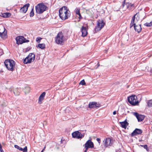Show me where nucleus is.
Here are the masks:
<instances>
[{
    "label": "nucleus",
    "mask_w": 152,
    "mask_h": 152,
    "mask_svg": "<svg viewBox=\"0 0 152 152\" xmlns=\"http://www.w3.org/2000/svg\"><path fill=\"white\" fill-rule=\"evenodd\" d=\"M143 145H141V146L142 147H143Z\"/></svg>",
    "instance_id": "49"
},
{
    "label": "nucleus",
    "mask_w": 152,
    "mask_h": 152,
    "mask_svg": "<svg viewBox=\"0 0 152 152\" xmlns=\"http://www.w3.org/2000/svg\"><path fill=\"white\" fill-rule=\"evenodd\" d=\"M119 123L120 124L121 127L125 129H126L127 126L129 125V123L126 121V119L124 121L120 122Z\"/></svg>",
    "instance_id": "21"
},
{
    "label": "nucleus",
    "mask_w": 152,
    "mask_h": 152,
    "mask_svg": "<svg viewBox=\"0 0 152 152\" xmlns=\"http://www.w3.org/2000/svg\"><path fill=\"white\" fill-rule=\"evenodd\" d=\"M37 47H39L40 48L44 49L45 48V46L44 44H39L37 46Z\"/></svg>",
    "instance_id": "25"
},
{
    "label": "nucleus",
    "mask_w": 152,
    "mask_h": 152,
    "mask_svg": "<svg viewBox=\"0 0 152 152\" xmlns=\"http://www.w3.org/2000/svg\"><path fill=\"white\" fill-rule=\"evenodd\" d=\"M100 106V104L96 102H90L89 104V107L90 108H97L99 107Z\"/></svg>",
    "instance_id": "12"
},
{
    "label": "nucleus",
    "mask_w": 152,
    "mask_h": 152,
    "mask_svg": "<svg viewBox=\"0 0 152 152\" xmlns=\"http://www.w3.org/2000/svg\"><path fill=\"white\" fill-rule=\"evenodd\" d=\"M142 130L140 129L136 128L131 133V135L133 137L136 135L137 134H141L142 133Z\"/></svg>",
    "instance_id": "16"
},
{
    "label": "nucleus",
    "mask_w": 152,
    "mask_h": 152,
    "mask_svg": "<svg viewBox=\"0 0 152 152\" xmlns=\"http://www.w3.org/2000/svg\"><path fill=\"white\" fill-rule=\"evenodd\" d=\"M134 28L135 30L138 33L140 32L142 30L140 24L134 26Z\"/></svg>",
    "instance_id": "22"
},
{
    "label": "nucleus",
    "mask_w": 152,
    "mask_h": 152,
    "mask_svg": "<svg viewBox=\"0 0 152 152\" xmlns=\"http://www.w3.org/2000/svg\"><path fill=\"white\" fill-rule=\"evenodd\" d=\"M30 17H33L34 15V13L33 11V8L32 10H31L30 13Z\"/></svg>",
    "instance_id": "30"
},
{
    "label": "nucleus",
    "mask_w": 152,
    "mask_h": 152,
    "mask_svg": "<svg viewBox=\"0 0 152 152\" xmlns=\"http://www.w3.org/2000/svg\"><path fill=\"white\" fill-rule=\"evenodd\" d=\"M63 141H64V140H63V139H61V143H63Z\"/></svg>",
    "instance_id": "43"
},
{
    "label": "nucleus",
    "mask_w": 152,
    "mask_h": 152,
    "mask_svg": "<svg viewBox=\"0 0 152 152\" xmlns=\"http://www.w3.org/2000/svg\"><path fill=\"white\" fill-rule=\"evenodd\" d=\"M72 137L77 139L82 138L84 136V134H81L78 131H76L72 134Z\"/></svg>",
    "instance_id": "10"
},
{
    "label": "nucleus",
    "mask_w": 152,
    "mask_h": 152,
    "mask_svg": "<svg viewBox=\"0 0 152 152\" xmlns=\"http://www.w3.org/2000/svg\"><path fill=\"white\" fill-rule=\"evenodd\" d=\"M151 128H152V127H151Z\"/></svg>",
    "instance_id": "51"
},
{
    "label": "nucleus",
    "mask_w": 152,
    "mask_h": 152,
    "mask_svg": "<svg viewBox=\"0 0 152 152\" xmlns=\"http://www.w3.org/2000/svg\"><path fill=\"white\" fill-rule=\"evenodd\" d=\"M126 5L127 6V8L129 9V10L131 9L130 8L134 7L133 4H132L131 3H126Z\"/></svg>",
    "instance_id": "24"
},
{
    "label": "nucleus",
    "mask_w": 152,
    "mask_h": 152,
    "mask_svg": "<svg viewBox=\"0 0 152 152\" xmlns=\"http://www.w3.org/2000/svg\"><path fill=\"white\" fill-rule=\"evenodd\" d=\"M87 151L85 150L84 151V152H87Z\"/></svg>",
    "instance_id": "48"
},
{
    "label": "nucleus",
    "mask_w": 152,
    "mask_h": 152,
    "mask_svg": "<svg viewBox=\"0 0 152 152\" xmlns=\"http://www.w3.org/2000/svg\"><path fill=\"white\" fill-rule=\"evenodd\" d=\"M96 140L99 144L100 143V138H97Z\"/></svg>",
    "instance_id": "37"
},
{
    "label": "nucleus",
    "mask_w": 152,
    "mask_h": 152,
    "mask_svg": "<svg viewBox=\"0 0 152 152\" xmlns=\"http://www.w3.org/2000/svg\"><path fill=\"white\" fill-rule=\"evenodd\" d=\"M35 55L34 53H30L28 56L24 60L25 64H29L33 61L35 59Z\"/></svg>",
    "instance_id": "6"
},
{
    "label": "nucleus",
    "mask_w": 152,
    "mask_h": 152,
    "mask_svg": "<svg viewBox=\"0 0 152 152\" xmlns=\"http://www.w3.org/2000/svg\"><path fill=\"white\" fill-rule=\"evenodd\" d=\"M11 15V13L8 12H5L3 13H1V14L0 15V16L4 18H7L10 16Z\"/></svg>",
    "instance_id": "23"
},
{
    "label": "nucleus",
    "mask_w": 152,
    "mask_h": 152,
    "mask_svg": "<svg viewBox=\"0 0 152 152\" xmlns=\"http://www.w3.org/2000/svg\"><path fill=\"white\" fill-rule=\"evenodd\" d=\"M84 146H85V150L87 151L88 148H88V147L87 146H86V145H84Z\"/></svg>",
    "instance_id": "39"
},
{
    "label": "nucleus",
    "mask_w": 152,
    "mask_h": 152,
    "mask_svg": "<svg viewBox=\"0 0 152 152\" xmlns=\"http://www.w3.org/2000/svg\"><path fill=\"white\" fill-rule=\"evenodd\" d=\"M15 147L19 150L20 151H22L23 152H27V146H26L24 148H22L21 147H20L18 145H14Z\"/></svg>",
    "instance_id": "20"
},
{
    "label": "nucleus",
    "mask_w": 152,
    "mask_h": 152,
    "mask_svg": "<svg viewBox=\"0 0 152 152\" xmlns=\"http://www.w3.org/2000/svg\"><path fill=\"white\" fill-rule=\"evenodd\" d=\"M44 150H44V149H43L42 150V151H41V152H43V151H44Z\"/></svg>",
    "instance_id": "47"
},
{
    "label": "nucleus",
    "mask_w": 152,
    "mask_h": 152,
    "mask_svg": "<svg viewBox=\"0 0 152 152\" xmlns=\"http://www.w3.org/2000/svg\"><path fill=\"white\" fill-rule=\"evenodd\" d=\"M80 84L82 85H84L86 84V83L84 80H82L80 83Z\"/></svg>",
    "instance_id": "32"
},
{
    "label": "nucleus",
    "mask_w": 152,
    "mask_h": 152,
    "mask_svg": "<svg viewBox=\"0 0 152 152\" xmlns=\"http://www.w3.org/2000/svg\"><path fill=\"white\" fill-rule=\"evenodd\" d=\"M0 151H1V152H4L3 150L2 149H1V150Z\"/></svg>",
    "instance_id": "45"
},
{
    "label": "nucleus",
    "mask_w": 152,
    "mask_h": 152,
    "mask_svg": "<svg viewBox=\"0 0 152 152\" xmlns=\"http://www.w3.org/2000/svg\"><path fill=\"white\" fill-rule=\"evenodd\" d=\"M16 43L18 45L24 43L28 42H29L28 40L26 39L23 36H19L17 37L16 38Z\"/></svg>",
    "instance_id": "8"
},
{
    "label": "nucleus",
    "mask_w": 152,
    "mask_h": 152,
    "mask_svg": "<svg viewBox=\"0 0 152 152\" xmlns=\"http://www.w3.org/2000/svg\"><path fill=\"white\" fill-rule=\"evenodd\" d=\"M125 4V0H124L122 4V7H124Z\"/></svg>",
    "instance_id": "36"
},
{
    "label": "nucleus",
    "mask_w": 152,
    "mask_h": 152,
    "mask_svg": "<svg viewBox=\"0 0 152 152\" xmlns=\"http://www.w3.org/2000/svg\"><path fill=\"white\" fill-rule=\"evenodd\" d=\"M7 105V104L6 102H4L1 105V106H5Z\"/></svg>",
    "instance_id": "35"
},
{
    "label": "nucleus",
    "mask_w": 152,
    "mask_h": 152,
    "mask_svg": "<svg viewBox=\"0 0 152 152\" xmlns=\"http://www.w3.org/2000/svg\"><path fill=\"white\" fill-rule=\"evenodd\" d=\"M148 106L149 107H152V100H149L147 102Z\"/></svg>",
    "instance_id": "26"
},
{
    "label": "nucleus",
    "mask_w": 152,
    "mask_h": 152,
    "mask_svg": "<svg viewBox=\"0 0 152 152\" xmlns=\"http://www.w3.org/2000/svg\"><path fill=\"white\" fill-rule=\"evenodd\" d=\"M150 72L152 73V69H151L150 71Z\"/></svg>",
    "instance_id": "46"
},
{
    "label": "nucleus",
    "mask_w": 152,
    "mask_h": 152,
    "mask_svg": "<svg viewBox=\"0 0 152 152\" xmlns=\"http://www.w3.org/2000/svg\"><path fill=\"white\" fill-rule=\"evenodd\" d=\"M5 66L8 70L13 71L15 64V62L11 59H7L4 62Z\"/></svg>",
    "instance_id": "2"
},
{
    "label": "nucleus",
    "mask_w": 152,
    "mask_h": 152,
    "mask_svg": "<svg viewBox=\"0 0 152 152\" xmlns=\"http://www.w3.org/2000/svg\"><path fill=\"white\" fill-rule=\"evenodd\" d=\"M135 20L132 19L131 23H133V24H135L134 23Z\"/></svg>",
    "instance_id": "40"
},
{
    "label": "nucleus",
    "mask_w": 152,
    "mask_h": 152,
    "mask_svg": "<svg viewBox=\"0 0 152 152\" xmlns=\"http://www.w3.org/2000/svg\"><path fill=\"white\" fill-rule=\"evenodd\" d=\"M46 93L45 92H43L39 96L38 99V103L40 104L42 103V102L44 99V97Z\"/></svg>",
    "instance_id": "19"
},
{
    "label": "nucleus",
    "mask_w": 152,
    "mask_h": 152,
    "mask_svg": "<svg viewBox=\"0 0 152 152\" xmlns=\"http://www.w3.org/2000/svg\"><path fill=\"white\" fill-rule=\"evenodd\" d=\"M6 88V89H7V88Z\"/></svg>",
    "instance_id": "50"
},
{
    "label": "nucleus",
    "mask_w": 152,
    "mask_h": 152,
    "mask_svg": "<svg viewBox=\"0 0 152 152\" xmlns=\"http://www.w3.org/2000/svg\"><path fill=\"white\" fill-rule=\"evenodd\" d=\"M143 147L145 148V149L147 151H148V146L146 145H144L143 146Z\"/></svg>",
    "instance_id": "33"
},
{
    "label": "nucleus",
    "mask_w": 152,
    "mask_h": 152,
    "mask_svg": "<svg viewBox=\"0 0 152 152\" xmlns=\"http://www.w3.org/2000/svg\"><path fill=\"white\" fill-rule=\"evenodd\" d=\"M144 25L147 27H150L152 25V22L151 21L150 23H145Z\"/></svg>",
    "instance_id": "27"
},
{
    "label": "nucleus",
    "mask_w": 152,
    "mask_h": 152,
    "mask_svg": "<svg viewBox=\"0 0 152 152\" xmlns=\"http://www.w3.org/2000/svg\"><path fill=\"white\" fill-rule=\"evenodd\" d=\"M42 38L40 37H38L36 39V41L38 43H39L41 41V40L42 39Z\"/></svg>",
    "instance_id": "31"
},
{
    "label": "nucleus",
    "mask_w": 152,
    "mask_h": 152,
    "mask_svg": "<svg viewBox=\"0 0 152 152\" xmlns=\"http://www.w3.org/2000/svg\"><path fill=\"white\" fill-rule=\"evenodd\" d=\"M29 6L30 4L29 3L26 4L23 7L21 8L20 10V12L22 13H25L27 11Z\"/></svg>",
    "instance_id": "15"
},
{
    "label": "nucleus",
    "mask_w": 152,
    "mask_h": 152,
    "mask_svg": "<svg viewBox=\"0 0 152 152\" xmlns=\"http://www.w3.org/2000/svg\"><path fill=\"white\" fill-rule=\"evenodd\" d=\"M24 91L25 93H28L30 91V88L28 87H26L25 88Z\"/></svg>",
    "instance_id": "28"
},
{
    "label": "nucleus",
    "mask_w": 152,
    "mask_h": 152,
    "mask_svg": "<svg viewBox=\"0 0 152 152\" xmlns=\"http://www.w3.org/2000/svg\"><path fill=\"white\" fill-rule=\"evenodd\" d=\"M105 22L103 19H99L97 21V25L95 26L94 31L96 33L99 31L104 27L105 25Z\"/></svg>",
    "instance_id": "4"
},
{
    "label": "nucleus",
    "mask_w": 152,
    "mask_h": 152,
    "mask_svg": "<svg viewBox=\"0 0 152 152\" xmlns=\"http://www.w3.org/2000/svg\"><path fill=\"white\" fill-rule=\"evenodd\" d=\"M64 36L62 32L58 33L55 38V42L58 44H62L64 42Z\"/></svg>",
    "instance_id": "7"
},
{
    "label": "nucleus",
    "mask_w": 152,
    "mask_h": 152,
    "mask_svg": "<svg viewBox=\"0 0 152 152\" xmlns=\"http://www.w3.org/2000/svg\"><path fill=\"white\" fill-rule=\"evenodd\" d=\"M136 25L135 24H133V23H131L130 24V28H131L133 26H134H134Z\"/></svg>",
    "instance_id": "34"
},
{
    "label": "nucleus",
    "mask_w": 152,
    "mask_h": 152,
    "mask_svg": "<svg viewBox=\"0 0 152 152\" xmlns=\"http://www.w3.org/2000/svg\"><path fill=\"white\" fill-rule=\"evenodd\" d=\"M112 140L110 138L105 139L103 141L104 142V146L105 147H107L110 146L112 144Z\"/></svg>",
    "instance_id": "11"
},
{
    "label": "nucleus",
    "mask_w": 152,
    "mask_h": 152,
    "mask_svg": "<svg viewBox=\"0 0 152 152\" xmlns=\"http://www.w3.org/2000/svg\"><path fill=\"white\" fill-rule=\"evenodd\" d=\"M78 15L79 16V19H82V17L81 16V15L80 14H80H78Z\"/></svg>",
    "instance_id": "38"
},
{
    "label": "nucleus",
    "mask_w": 152,
    "mask_h": 152,
    "mask_svg": "<svg viewBox=\"0 0 152 152\" xmlns=\"http://www.w3.org/2000/svg\"><path fill=\"white\" fill-rule=\"evenodd\" d=\"M60 18L63 20L67 19L70 16V12L66 6H64L59 10Z\"/></svg>",
    "instance_id": "1"
},
{
    "label": "nucleus",
    "mask_w": 152,
    "mask_h": 152,
    "mask_svg": "<svg viewBox=\"0 0 152 152\" xmlns=\"http://www.w3.org/2000/svg\"><path fill=\"white\" fill-rule=\"evenodd\" d=\"M137 97L135 95H132L128 98V102L132 105H138L139 102L137 100Z\"/></svg>",
    "instance_id": "5"
},
{
    "label": "nucleus",
    "mask_w": 152,
    "mask_h": 152,
    "mask_svg": "<svg viewBox=\"0 0 152 152\" xmlns=\"http://www.w3.org/2000/svg\"><path fill=\"white\" fill-rule=\"evenodd\" d=\"M5 31L6 30L3 26H0V36L2 38H4L6 35L7 32H5Z\"/></svg>",
    "instance_id": "13"
},
{
    "label": "nucleus",
    "mask_w": 152,
    "mask_h": 152,
    "mask_svg": "<svg viewBox=\"0 0 152 152\" xmlns=\"http://www.w3.org/2000/svg\"><path fill=\"white\" fill-rule=\"evenodd\" d=\"M81 31L82 33V36L83 37H85L87 35V30L86 27L83 26H82Z\"/></svg>",
    "instance_id": "17"
},
{
    "label": "nucleus",
    "mask_w": 152,
    "mask_h": 152,
    "mask_svg": "<svg viewBox=\"0 0 152 152\" xmlns=\"http://www.w3.org/2000/svg\"><path fill=\"white\" fill-rule=\"evenodd\" d=\"M9 90L11 93L13 92L14 95L16 96L19 95L21 92L20 88H15L12 86L10 88Z\"/></svg>",
    "instance_id": "9"
},
{
    "label": "nucleus",
    "mask_w": 152,
    "mask_h": 152,
    "mask_svg": "<svg viewBox=\"0 0 152 152\" xmlns=\"http://www.w3.org/2000/svg\"><path fill=\"white\" fill-rule=\"evenodd\" d=\"M135 16H136V15H134V16L132 17V19H133V20H135Z\"/></svg>",
    "instance_id": "41"
},
{
    "label": "nucleus",
    "mask_w": 152,
    "mask_h": 152,
    "mask_svg": "<svg viewBox=\"0 0 152 152\" xmlns=\"http://www.w3.org/2000/svg\"><path fill=\"white\" fill-rule=\"evenodd\" d=\"M133 115L136 117L139 122L142 121L145 118L144 115H139L137 112H134L133 113Z\"/></svg>",
    "instance_id": "14"
},
{
    "label": "nucleus",
    "mask_w": 152,
    "mask_h": 152,
    "mask_svg": "<svg viewBox=\"0 0 152 152\" xmlns=\"http://www.w3.org/2000/svg\"><path fill=\"white\" fill-rule=\"evenodd\" d=\"M113 115H115L116 114V111H114L113 113Z\"/></svg>",
    "instance_id": "44"
},
{
    "label": "nucleus",
    "mask_w": 152,
    "mask_h": 152,
    "mask_svg": "<svg viewBox=\"0 0 152 152\" xmlns=\"http://www.w3.org/2000/svg\"><path fill=\"white\" fill-rule=\"evenodd\" d=\"M47 8V6L44 3L38 4L35 6L36 12L39 14H42L46 10Z\"/></svg>",
    "instance_id": "3"
},
{
    "label": "nucleus",
    "mask_w": 152,
    "mask_h": 152,
    "mask_svg": "<svg viewBox=\"0 0 152 152\" xmlns=\"http://www.w3.org/2000/svg\"><path fill=\"white\" fill-rule=\"evenodd\" d=\"M151 22H152V21H151Z\"/></svg>",
    "instance_id": "52"
},
{
    "label": "nucleus",
    "mask_w": 152,
    "mask_h": 152,
    "mask_svg": "<svg viewBox=\"0 0 152 152\" xmlns=\"http://www.w3.org/2000/svg\"><path fill=\"white\" fill-rule=\"evenodd\" d=\"M96 66H96V68H97L100 66V64H99V63H97Z\"/></svg>",
    "instance_id": "42"
},
{
    "label": "nucleus",
    "mask_w": 152,
    "mask_h": 152,
    "mask_svg": "<svg viewBox=\"0 0 152 152\" xmlns=\"http://www.w3.org/2000/svg\"><path fill=\"white\" fill-rule=\"evenodd\" d=\"M84 145L86 146L89 148H93L94 144L91 140H88L86 143Z\"/></svg>",
    "instance_id": "18"
},
{
    "label": "nucleus",
    "mask_w": 152,
    "mask_h": 152,
    "mask_svg": "<svg viewBox=\"0 0 152 152\" xmlns=\"http://www.w3.org/2000/svg\"><path fill=\"white\" fill-rule=\"evenodd\" d=\"M80 9L78 8L75 9V12L76 14L77 15H78L80 13Z\"/></svg>",
    "instance_id": "29"
}]
</instances>
